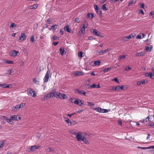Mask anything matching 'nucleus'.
<instances>
[{
    "instance_id": "obj_1",
    "label": "nucleus",
    "mask_w": 154,
    "mask_h": 154,
    "mask_svg": "<svg viewBox=\"0 0 154 154\" xmlns=\"http://www.w3.org/2000/svg\"><path fill=\"white\" fill-rule=\"evenodd\" d=\"M38 148V146L34 145L31 146H28L26 148V151L29 152H32L36 149Z\"/></svg>"
},
{
    "instance_id": "obj_2",
    "label": "nucleus",
    "mask_w": 154,
    "mask_h": 154,
    "mask_svg": "<svg viewBox=\"0 0 154 154\" xmlns=\"http://www.w3.org/2000/svg\"><path fill=\"white\" fill-rule=\"evenodd\" d=\"M84 136L82 135V134L81 132H79L77 133L75 137L77 140L78 141H81Z\"/></svg>"
},
{
    "instance_id": "obj_3",
    "label": "nucleus",
    "mask_w": 154,
    "mask_h": 154,
    "mask_svg": "<svg viewBox=\"0 0 154 154\" xmlns=\"http://www.w3.org/2000/svg\"><path fill=\"white\" fill-rule=\"evenodd\" d=\"M26 36L25 33H21V36L20 37V38L18 40V41L20 42V40H21V41H24L26 39Z\"/></svg>"
},
{
    "instance_id": "obj_4",
    "label": "nucleus",
    "mask_w": 154,
    "mask_h": 154,
    "mask_svg": "<svg viewBox=\"0 0 154 154\" xmlns=\"http://www.w3.org/2000/svg\"><path fill=\"white\" fill-rule=\"evenodd\" d=\"M93 32V34L96 36L100 37H103V36L102 35L100 32H99L96 29H94Z\"/></svg>"
},
{
    "instance_id": "obj_5",
    "label": "nucleus",
    "mask_w": 154,
    "mask_h": 154,
    "mask_svg": "<svg viewBox=\"0 0 154 154\" xmlns=\"http://www.w3.org/2000/svg\"><path fill=\"white\" fill-rule=\"evenodd\" d=\"M94 7L96 12L97 13L99 14H101V11L100 10V8L97 5H94Z\"/></svg>"
},
{
    "instance_id": "obj_6",
    "label": "nucleus",
    "mask_w": 154,
    "mask_h": 154,
    "mask_svg": "<svg viewBox=\"0 0 154 154\" xmlns=\"http://www.w3.org/2000/svg\"><path fill=\"white\" fill-rule=\"evenodd\" d=\"M49 79V71H48L46 72L44 78V82H48Z\"/></svg>"
},
{
    "instance_id": "obj_7",
    "label": "nucleus",
    "mask_w": 154,
    "mask_h": 154,
    "mask_svg": "<svg viewBox=\"0 0 154 154\" xmlns=\"http://www.w3.org/2000/svg\"><path fill=\"white\" fill-rule=\"evenodd\" d=\"M29 93L33 97H35L36 95L35 91H33L32 89H30L29 90Z\"/></svg>"
},
{
    "instance_id": "obj_8",
    "label": "nucleus",
    "mask_w": 154,
    "mask_h": 154,
    "mask_svg": "<svg viewBox=\"0 0 154 154\" xmlns=\"http://www.w3.org/2000/svg\"><path fill=\"white\" fill-rule=\"evenodd\" d=\"M75 90L76 91H77L79 94H83L85 96H86V92L84 90L80 91L78 89H76Z\"/></svg>"
},
{
    "instance_id": "obj_9",
    "label": "nucleus",
    "mask_w": 154,
    "mask_h": 154,
    "mask_svg": "<svg viewBox=\"0 0 154 154\" xmlns=\"http://www.w3.org/2000/svg\"><path fill=\"white\" fill-rule=\"evenodd\" d=\"M18 53V51H17L16 50H14L10 53V55L11 57H15L17 55Z\"/></svg>"
},
{
    "instance_id": "obj_10",
    "label": "nucleus",
    "mask_w": 154,
    "mask_h": 154,
    "mask_svg": "<svg viewBox=\"0 0 154 154\" xmlns=\"http://www.w3.org/2000/svg\"><path fill=\"white\" fill-rule=\"evenodd\" d=\"M93 109L100 113H103V109H102L100 107H98L93 108Z\"/></svg>"
},
{
    "instance_id": "obj_11",
    "label": "nucleus",
    "mask_w": 154,
    "mask_h": 154,
    "mask_svg": "<svg viewBox=\"0 0 154 154\" xmlns=\"http://www.w3.org/2000/svg\"><path fill=\"white\" fill-rule=\"evenodd\" d=\"M145 50L146 51H150L152 50V46L151 45H149L148 46H146Z\"/></svg>"
},
{
    "instance_id": "obj_12",
    "label": "nucleus",
    "mask_w": 154,
    "mask_h": 154,
    "mask_svg": "<svg viewBox=\"0 0 154 154\" xmlns=\"http://www.w3.org/2000/svg\"><path fill=\"white\" fill-rule=\"evenodd\" d=\"M84 73L82 72L76 71L74 73V75L75 76H79L83 75Z\"/></svg>"
},
{
    "instance_id": "obj_13",
    "label": "nucleus",
    "mask_w": 154,
    "mask_h": 154,
    "mask_svg": "<svg viewBox=\"0 0 154 154\" xmlns=\"http://www.w3.org/2000/svg\"><path fill=\"white\" fill-rule=\"evenodd\" d=\"M81 141H82L83 143L86 144H89V142L88 141L87 139L84 136Z\"/></svg>"
},
{
    "instance_id": "obj_14",
    "label": "nucleus",
    "mask_w": 154,
    "mask_h": 154,
    "mask_svg": "<svg viewBox=\"0 0 154 154\" xmlns=\"http://www.w3.org/2000/svg\"><path fill=\"white\" fill-rule=\"evenodd\" d=\"M60 54L62 55H63L64 54H64L65 50H64V48H60Z\"/></svg>"
},
{
    "instance_id": "obj_15",
    "label": "nucleus",
    "mask_w": 154,
    "mask_h": 154,
    "mask_svg": "<svg viewBox=\"0 0 154 154\" xmlns=\"http://www.w3.org/2000/svg\"><path fill=\"white\" fill-rule=\"evenodd\" d=\"M54 94V97L57 98H59V97H60V95H61V93L59 92H55Z\"/></svg>"
},
{
    "instance_id": "obj_16",
    "label": "nucleus",
    "mask_w": 154,
    "mask_h": 154,
    "mask_svg": "<svg viewBox=\"0 0 154 154\" xmlns=\"http://www.w3.org/2000/svg\"><path fill=\"white\" fill-rule=\"evenodd\" d=\"M5 120H6V121L8 122L10 124H14V123L13 122L12 119H11V118L9 119H7V118H6Z\"/></svg>"
},
{
    "instance_id": "obj_17",
    "label": "nucleus",
    "mask_w": 154,
    "mask_h": 154,
    "mask_svg": "<svg viewBox=\"0 0 154 154\" xmlns=\"http://www.w3.org/2000/svg\"><path fill=\"white\" fill-rule=\"evenodd\" d=\"M66 98H67V97L66 96V95L65 94L61 93V95H60V97H59L60 99H66Z\"/></svg>"
},
{
    "instance_id": "obj_18",
    "label": "nucleus",
    "mask_w": 154,
    "mask_h": 154,
    "mask_svg": "<svg viewBox=\"0 0 154 154\" xmlns=\"http://www.w3.org/2000/svg\"><path fill=\"white\" fill-rule=\"evenodd\" d=\"M64 29L68 32H71V30L69 29L68 26H65L64 27Z\"/></svg>"
},
{
    "instance_id": "obj_19",
    "label": "nucleus",
    "mask_w": 154,
    "mask_h": 154,
    "mask_svg": "<svg viewBox=\"0 0 154 154\" xmlns=\"http://www.w3.org/2000/svg\"><path fill=\"white\" fill-rule=\"evenodd\" d=\"M146 82L145 80H143L141 81H138L137 82V84L138 85H140L141 84H145Z\"/></svg>"
},
{
    "instance_id": "obj_20",
    "label": "nucleus",
    "mask_w": 154,
    "mask_h": 154,
    "mask_svg": "<svg viewBox=\"0 0 154 154\" xmlns=\"http://www.w3.org/2000/svg\"><path fill=\"white\" fill-rule=\"evenodd\" d=\"M149 116H148L145 119H144L143 120H140V122L143 123L144 122H146L148 121H149Z\"/></svg>"
},
{
    "instance_id": "obj_21",
    "label": "nucleus",
    "mask_w": 154,
    "mask_h": 154,
    "mask_svg": "<svg viewBox=\"0 0 154 154\" xmlns=\"http://www.w3.org/2000/svg\"><path fill=\"white\" fill-rule=\"evenodd\" d=\"M120 86H116L114 88L112 87V90H114V91H117L119 90H120Z\"/></svg>"
},
{
    "instance_id": "obj_22",
    "label": "nucleus",
    "mask_w": 154,
    "mask_h": 154,
    "mask_svg": "<svg viewBox=\"0 0 154 154\" xmlns=\"http://www.w3.org/2000/svg\"><path fill=\"white\" fill-rule=\"evenodd\" d=\"M11 119L12 120H17L18 121L17 118V116L16 115H13V116H11Z\"/></svg>"
},
{
    "instance_id": "obj_23",
    "label": "nucleus",
    "mask_w": 154,
    "mask_h": 154,
    "mask_svg": "<svg viewBox=\"0 0 154 154\" xmlns=\"http://www.w3.org/2000/svg\"><path fill=\"white\" fill-rule=\"evenodd\" d=\"M57 27L58 25L55 24L52 26L51 27V28L53 30H55L57 28Z\"/></svg>"
},
{
    "instance_id": "obj_24",
    "label": "nucleus",
    "mask_w": 154,
    "mask_h": 154,
    "mask_svg": "<svg viewBox=\"0 0 154 154\" xmlns=\"http://www.w3.org/2000/svg\"><path fill=\"white\" fill-rule=\"evenodd\" d=\"M89 86L88 87V88H96V85L95 84H93L92 85H88Z\"/></svg>"
},
{
    "instance_id": "obj_25",
    "label": "nucleus",
    "mask_w": 154,
    "mask_h": 154,
    "mask_svg": "<svg viewBox=\"0 0 154 154\" xmlns=\"http://www.w3.org/2000/svg\"><path fill=\"white\" fill-rule=\"evenodd\" d=\"M149 77L152 79H154V73L150 72Z\"/></svg>"
},
{
    "instance_id": "obj_26",
    "label": "nucleus",
    "mask_w": 154,
    "mask_h": 154,
    "mask_svg": "<svg viewBox=\"0 0 154 154\" xmlns=\"http://www.w3.org/2000/svg\"><path fill=\"white\" fill-rule=\"evenodd\" d=\"M87 16L88 18L90 19H92L93 17H94L93 14L90 13H88V14Z\"/></svg>"
},
{
    "instance_id": "obj_27",
    "label": "nucleus",
    "mask_w": 154,
    "mask_h": 154,
    "mask_svg": "<svg viewBox=\"0 0 154 154\" xmlns=\"http://www.w3.org/2000/svg\"><path fill=\"white\" fill-rule=\"evenodd\" d=\"M54 92H52L49 94H48V95H49V97H54Z\"/></svg>"
},
{
    "instance_id": "obj_28",
    "label": "nucleus",
    "mask_w": 154,
    "mask_h": 154,
    "mask_svg": "<svg viewBox=\"0 0 154 154\" xmlns=\"http://www.w3.org/2000/svg\"><path fill=\"white\" fill-rule=\"evenodd\" d=\"M5 140H3L0 143V148H2L3 147L4 144L5 143Z\"/></svg>"
},
{
    "instance_id": "obj_29",
    "label": "nucleus",
    "mask_w": 154,
    "mask_h": 154,
    "mask_svg": "<svg viewBox=\"0 0 154 154\" xmlns=\"http://www.w3.org/2000/svg\"><path fill=\"white\" fill-rule=\"evenodd\" d=\"M111 69V68L110 67L104 68L103 69V71L104 73H106L109 70H110Z\"/></svg>"
},
{
    "instance_id": "obj_30",
    "label": "nucleus",
    "mask_w": 154,
    "mask_h": 154,
    "mask_svg": "<svg viewBox=\"0 0 154 154\" xmlns=\"http://www.w3.org/2000/svg\"><path fill=\"white\" fill-rule=\"evenodd\" d=\"M136 1V0H132L131 1L128 3V5H130L133 4L135 3Z\"/></svg>"
},
{
    "instance_id": "obj_31",
    "label": "nucleus",
    "mask_w": 154,
    "mask_h": 154,
    "mask_svg": "<svg viewBox=\"0 0 154 154\" xmlns=\"http://www.w3.org/2000/svg\"><path fill=\"white\" fill-rule=\"evenodd\" d=\"M88 23L87 22L85 21V23L83 24V29H86L87 28L88 25Z\"/></svg>"
},
{
    "instance_id": "obj_32",
    "label": "nucleus",
    "mask_w": 154,
    "mask_h": 154,
    "mask_svg": "<svg viewBox=\"0 0 154 154\" xmlns=\"http://www.w3.org/2000/svg\"><path fill=\"white\" fill-rule=\"evenodd\" d=\"M102 9L103 10L105 11H106L107 10V8L106 7V5L105 4L102 5Z\"/></svg>"
},
{
    "instance_id": "obj_33",
    "label": "nucleus",
    "mask_w": 154,
    "mask_h": 154,
    "mask_svg": "<svg viewBox=\"0 0 154 154\" xmlns=\"http://www.w3.org/2000/svg\"><path fill=\"white\" fill-rule=\"evenodd\" d=\"M52 20L51 19H48L46 20L47 23L49 24H51L52 23Z\"/></svg>"
},
{
    "instance_id": "obj_34",
    "label": "nucleus",
    "mask_w": 154,
    "mask_h": 154,
    "mask_svg": "<svg viewBox=\"0 0 154 154\" xmlns=\"http://www.w3.org/2000/svg\"><path fill=\"white\" fill-rule=\"evenodd\" d=\"M100 62L98 60V61H96L94 62V64L95 65H99L100 64Z\"/></svg>"
},
{
    "instance_id": "obj_35",
    "label": "nucleus",
    "mask_w": 154,
    "mask_h": 154,
    "mask_svg": "<svg viewBox=\"0 0 154 154\" xmlns=\"http://www.w3.org/2000/svg\"><path fill=\"white\" fill-rule=\"evenodd\" d=\"M149 116V120L150 122L152 121L154 119V116L152 115H150L148 116Z\"/></svg>"
},
{
    "instance_id": "obj_36",
    "label": "nucleus",
    "mask_w": 154,
    "mask_h": 154,
    "mask_svg": "<svg viewBox=\"0 0 154 154\" xmlns=\"http://www.w3.org/2000/svg\"><path fill=\"white\" fill-rule=\"evenodd\" d=\"M126 57V55H121V56H120L118 60H121L122 59H125Z\"/></svg>"
},
{
    "instance_id": "obj_37",
    "label": "nucleus",
    "mask_w": 154,
    "mask_h": 154,
    "mask_svg": "<svg viewBox=\"0 0 154 154\" xmlns=\"http://www.w3.org/2000/svg\"><path fill=\"white\" fill-rule=\"evenodd\" d=\"M47 150L48 152H50L53 151H54V149H53L52 148H51V147L48 148L47 149Z\"/></svg>"
},
{
    "instance_id": "obj_38",
    "label": "nucleus",
    "mask_w": 154,
    "mask_h": 154,
    "mask_svg": "<svg viewBox=\"0 0 154 154\" xmlns=\"http://www.w3.org/2000/svg\"><path fill=\"white\" fill-rule=\"evenodd\" d=\"M129 39L128 37V36L127 37H123V38H122V40L123 41H124V42H126V41H128V40Z\"/></svg>"
},
{
    "instance_id": "obj_39",
    "label": "nucleus",
    "mask_w": 154,
    "mask_h": 154,
    "mask_svg": "<svg viewBox=\"0 0 154 154\" xmlns=\"http://www.w3.org/2000/svg\"><path fill=\"white\" fill-rule=\"evenodd\" d=\"M83 53L82 51H80L78 53V56L80 57H82L83 56Z\"/></svg>"
},
{
    "instance_id": "obj_40",
    "label": "nucleus",
    "mask_w": 154,
    "mask_h": 154,
    "mask_svg": "<svg viewBox=\"0 0 154 154\" xmlns=\"http://www.w3.org/2000/svg\"><path fill=\"white\" fill-rule=\"evenodd\" d=\"M6 63L8 64H11L13 63V62L12 61L7 60L6 61Z\"/></svg>"
},
{
    "instance_id": "obj_41",
    "label": "nucleus",
    "mask_w": 154,
    "mask_h": 154,
    "mask_svg": "<svg viewBox=\"0 0 154 154\" xmlns=\"http://www.w3.org/2000/svg\"><path fill=\"white\" fill-rule=\"evenodd\" d=\"M144 54L143 52H142L140 53H137L136 54V56H141L142 55H143Z\"/></svg>"
},
{
    "instance_id": "obj_42",
    "label": "nucleus",
    "mask_w": 154,
    "mask_h": 154,
    "mask_svg": "<svg viewBox=\"0 0 154 154\" xmlns=\"http://www.w3.org/2000/svg\"><path fill=\"white\" fill-rule=\"evenodd\" d=\"M16 26V25L14 23H11V24L10 26V27L14 28Z\"/></svg>"
},
{
    "instance_id": "obj_43",
    "label": "nucleus",
    "mask_w": 154,
    "mask_h": 154,
    "mask_svg": "<svg viewBox=\"0 0 154 154\" xmlns=\"http://www.w3.org/2000/svg\"><path fill=\"white\" fill-rule=\"evenodd\" d=\"M129 39H130L131 38H133L134 37V36L133 34H131L128 36Z\"/></svg>"
},
{
    "instance_id": "obj_44",
    "label": "nucleus",
    "mask_w": 154,
    "mask_h": 154,
    "mask_svg": "<svg viewBox=\"0 0 154 154\" xmlns=\"http://www.w3.org/2000/svg\"><path fill=\"white\" fill-rule=\"evenodd\" d=\"M6 88H11L12 87V85L11 84H6L5 86Z\"/></svg>"
},
{
    "instance_id": "obj_45",
    "label": "nucleus",
    "mask_w": 154,
    "mask_h": 154,
    "mask_svg": "<svg viewBox=\"0 0 154 154\" xmlns=\"http://www.w3.org/2000/svg\"><path fill=\"white\" fill-rule=\"evenodd\" d=\"M79 100H78V99H76L74 101V103L75 104L79 105Z\"/></svg>"
},
{
    "instance_id": "obj_46",
    "label": "nucleus",
    "mask_w": 154,
    "mask_h": 154,
    "mask_svg": "<svg viewBox=\"0 0 154 154\" xmlns=\"http://www.w3.org/2000/svg\"><path fill=\"white\" fill-rule=\"evenodd\" d=\"M108 50V49H107L106 50H105L104 51H103V50H100V51H99V53L100 54H102L103 53H105L106 51H107Z\"/></svg>"
},
{
    "instance_id": "obj_47",
    "label": "nucleus",
    "mask_w": 154,
    "mask_h": 154,
    "mask_svg": "<svg viewBox=\"0 0 154 154\" xmlns=\"http://www.w3.org/2000/svg\"><path fill=\"white\" fill-rule=\"evenodd\" d=\"M132 69L131 67H129L128 66L126 67L125 69V70L126 71H128L129 70H131Z\"/></svg>"
},
{
    "instance_id": "obj_48",
    "label": "nucleus",
    "mask_w": 154,
    "mask_h": 154,
    "mask_svg": "<svg viewBox=\"0 0 154 154\" xmlns=\"http://www.w3.org/2000/svg\"><path fill=\"white\" fill-rule=\"evenodd\" d=\"M66 122L67 123H68V124H69V123H70V125H72V123L71 121L69 119H67L66 120Z\"/></svg>"
},
{
    "instance_id": "obj_49",
    "label": "nucleus",
    "mask_w": 154,
    "mask_h": 154,
    "mask_svg": "<svg viewBox=\"0 0 154 154\" xmlns=\"http://www.w3.org/2000/svg\"><path fill=\"white\" fill-rule=\"evenodd\" d=\"M95 39V38L94 36H91L88 37V39L89 40H92Z\"/></svg>"
},
{
    "instance_id": "obj_50",
    "label": "nucleus",
    "mask_w": 154,
    "mask_h": 154,
    "mask_svg": "<svg viewBox=\"0 0 154 154\" xmlns=\"http://www.w3.org/2000/svg\"><path fill=\"white\" fill-rule=\"evenodd\" d=\"M20 107V108H23L24 106H25V103H22L19 104Z\"/></svg>"
},
{
    "instance_id": "obj_51",
    "label": "nucleus",
    "mask_w": 154,
    "mask_h": 154,
    "mask_svg": "<svg viewBox=\"0 0 154 154\" xmlns=\"http://www.w3.org/2000/svg\"><path fill=\"white\" fill-rule=\"evenodd\" d=\"M52 38L53 40H55L57 38H59V37H58L57 36L54 35L53 36Z\"/></svg>"
},
{
    "instance_id": "obj_52",
    "label": "nucleus",
    "mask_w": 154,
    "mask_h": 154,
    "mask_svg": "<svg viewBox=\"0 0 154 154\" xmlns=\"http://www.w3.org/2000/svg\"><path fill=\"white\" fill-rule=\"evenodd\" d=\"M81 31L82 33V34H84L85 32V29H83V27L81 28Z\"/></svg>"
},
{
    "instance_id": "obj_53",
    "label": "nucleus",
    "mask_w": 154,
    "mask_h": 154,
    "mask_svg": "<svg viewBox=\"0 0 154 154\" xmlns=\"http://www.w3.org/2000/svg\"><path fill=\"white\" fill-rule=\"evenodd\" d=\"M125 88V85L120 86V89L121 90H124V88Z\"/></svg>"
},
{
    "instance_id": "obj_54",
    "label": "nucleus",
    "mask_w": 154,
    "mask_h": 154,
    "mask_svg": "<svg viewBox=\"0 0 154 154\" xmlns=\"http://www.w3.org/2000/svg\"><path fill=\"white\" fill-rule=\"evenodd\" d=\"M87 103H88V105L90 106H92L94 105V104L92 102H87Z\"/></svg>"
},
{
    "instance_id": "obj_55",
    "label": "nucleus",
    "mask_w": 154,
    "mask_h": 154,
    "mask_svg": "<svg viewBox=\"0 0 154 154\" xmlns=\"http://www.w3.org/2000/svg\"><path fill=\"white\" fill-rule=\"evenodd\" d=\"M75 21L77 23H79L80 22L79 18V17L76 18L75 20Z\"/></svg>"
},
{
    "instance_id": "obj_56",
    "label": "nucleus",
    "mask_w": 154,
    "mask_h": 154,
    "mask_svg": "<svg viewBox=\"0 0 154 154\" xmlns=\"http://www.w3.org/2000/svg\"><path fill=\"white\" fill-rule=\"evenodd\" d=\"M76 114V113L74 112L72 113L71 114H68L67 115V116L69 117H71L72 116H73V115L75 114Z\"/></svg>"
},
{
    "instance_id": "obj_57",
    "label": "nucleus",
    "mask_w": 154,
    "mask_h": 154,
    "mask_svg": "<svg viewBox=\"0 0 154 154\" xmlns=\"http://www.w3.org/2000/svg\"><path fill=\"white\" fill-rule=\"evenodd\" d=\"M79 102L80 103L79 104V105L80 106H82L84 102L81 100H80Z\"/></svg>"
},
{
    "instance_id": "obj_58",
    "label": "nucleus",
    "mask_w": 154,
    "mask_h": 154,
    "mask_svg": "<svg viewBox=\"0 0 154 154\" xmlns=\"http://www.w3.org/2000/svg\"><path fill=\"white\" fill-rule=\"evenodd\" d=\"M137 147L139 149H148V147H142L138 146Z\"/></svg>"
},
{
    "instance_id": "obj_59",
    "label": "nucleus",
    "mask_w": 154,
    "mask_h": 154,
    "mask_svg": "<svg viewBox=\"0 0 154 154\" xmlns=\"http://www.w3.org/2000/svg\"><path fill=\"white\" fill-rule=\"evenodd\" d=\"M37 79H35L33 80V82L34 83L37 84L38 82L37 80Z\"/></svg>"
},
{
    "instance_id": "obj_60",
    "label": "nucleus",
    "mask_w": 154,
    "mask_h": 154,
    "mask_svg": "<svg viewBox=\"0 0 154 154\" xmlns=\"http://www.w3.org/2000/svg\"><path fill=\"white\" fill-rule=\"evenodd\" d=\"M141 35L140 34H139L136 37L137 39H141Z\"/></svg>"
},
{
    "instance_id": "obj_61",
    "label": "nucleus",
    "mask_w": 154,
    "mask_h": 154,
    "mask_svg": "<svg viewBox=\"0 0 154 154\" xmlns=\"http://www.w3.org/2000/svg\"><path fill=\"white\" fill-rule=\"evenodd\" d=\"M103 109V113H106L108 112H109L108 110L107 109Z\"/></svg>"
},
{
    "instance_id": "obj_62",
    "label": "nucleus",
    "mask_w": 154,
    "mask_h": 154,
    "mask_svg": "<svg viewBox=\"0 0 154 154\" xmlns=\"http://www.w3.org/2000/svg\"><path fill=\"white\" fill-rule=\"evenodd\" d=\"M15 108L16 109H19L20 108V107L19 104L18 105H17L15 106Z\"/></svg>"
},
{
    "instance_id": "obj_63",
    "label": "nucleus",
    "mask_w": 154,
    "mask_h": 154,
    "mask_svg": "<svg viewBox=\"0 0 154 154\" xmlns=\"http://www.w3.org/2000/svg\"><path fill=\"white\" fill-rule=\"evenodd\" d=\"M112 80V81L114 80L115 82H117L118 83H119V80H118V79L116 78H115V79H113Z\"/></svg>"
},
{
    "instance_id": "obj_64",
    "label": "nucleus",
    "mask_w": 154,
    "mask_h": 154,
    "mask_svg": "<svg viewBox=\"0 0 154 154\" xmlns=\"http://www.w3.org/2000/svg\"><path fill=\"white\" fill-rule=\"evenodd\" d=\"M6 85L5 84H1V86L2 87V88H5V86Z\"/></svg>"
}]
</instances>
